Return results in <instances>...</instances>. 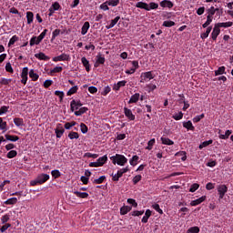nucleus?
Instances as JSON below:
<instances>
[{"label":"nucleus","mask_w":233,"mask_h":233,"mask_svg":"<svg viewBox=\"0 0 233 233\" xmlns=\"http://www.w3.org/2000/svg\"><path fill=\"white\" fill-rule=\"evenodd\" d=\"M113 165H118L119 167H125L127 163L128 162V159L125 157L124 155L116 154L115 156L110 157Z\"/></svg>","instance_id":"obj_1"},{"label":"nucleus","mask_w":233,"mask_h":233,"mask_svg":"<svg viewBox=\"0 0 233 233\" xmlns=\"http://www.w3.org/2000/svg\"><path fill=\"white\" fill-rule=\"evenodd\" d=\"M152 79H154V75L152 74V71L143 72L140 75V83L148 82Z\"/></svg>","instance_id":"obj_2"},{"label":"nucleus","mask_w":233,"mask_h":233,"mask_svg":"<svg viewBox=\"0 0 233 233\" xmlns=\"http://www.w3.org/2000/svg\"><path fill=\"white\" fill-rule=\"evenodd\" d=\"M217 190L218 192L219 199H223L225 198V195L227 194V192H228V187L225 184L218 185L217 187Z\"/></svg>","instance_id":"obj_3"},{"label":"nucleus","mask_w":233,"mask_h":233,"mask_svg":"<svg viewBox=\"0 0 233 233\" xmlns=\"http://www.w3.org/2000/svg\"><path fill=\"white\" fill-rule=\"evenodd\" d=\"M105 56L103 55H101V53H98L96 56V60L94 64L95 68H99V66H101V65H105Z\"/></svg>","instance_id":"obj_4"},{"label":"nucleus","mask_w":233,"mask_h":233,"mask_svg":"<svg viewBox=\"0 0 233 233\" xmlns=\"http://www.w3.org/2000/svg\"><path fill=\"white\" fill-rule=\"evenodd\" d=\"M36 179L39 185H43L50 179V175L42 173L36 177Z\"/></svg>","instance_id":"obj_5"},{"label":"nucleus","mask_w":233,"mask_h":233,"mask_svg":"<svg viewBox=\"0 0 233 233\" xmlns=\"http://www.w3.org/2000/svg\"><path fill=\"white\" fill-rule=\"evenodd\" d=\"M80 106H83V104L81 103V100L73 99L70 102L71 112H74L75 110H79Z\"/></svg>","instance_id":"obj_6"},{"label":"nucleus","mask_w":233,"mask_h":233,"mask_svg":"<svg viewBox=\"0 0 233 233\" xmlns=\"http://www.w3.org/2000/svg\"><path fill=\"white\" fill-rule=\"evenodd\" d=\"M53 61L55 63H58V61H70V55H66V53H63L58 56L53 57Z\"/></svg>","instance_id":"obj_7"},{"label":"nucleus","mask_w":233,"mask_h":233,"mask_svg":"<svg viewBox=\"0 0 233 233\" xmlns=\"http://www.w3.org/2000/svg\"><path fill=\"white\" fill-rule=\"evenodd\" d=\"M21 83L22 85H26V82L28 81V67H24L21 72Z\"/></svg>","instance_id":"obj_8"},{"label":"nucleus","mask_w":233,"mask_h":233,"mask_svg":"<svg viewBox=\"0 0 233 233\" xmlns=\"http://www.w3.org/2000/svg\"><path fill=\"white\" fill-rule=\"evenodd\" d=\"M220 34H221V29L219 28V26L217 25V24H215V26L211 33V39H213V41H218V35H219Z\"/></svg>","instance_id":"obj_9"},{"label":"nucleus","mask_w":233,"mask_h":233,"mask_svg":"<svg viewBox=\"0 0 233 233\" xmlns=\"http://www.w3.org/2000/svg\"><path fill=\"white\" fill-rule=\"evenodd\" d=\"M55 134L58 139L63 137V134H65V128H63L62 124L56 125V128L55 129Z\"/></svg>","instance_id":"obj_10"},{"label":"nucleus","mask_w":233,"mask_h":233,"mask_svg":"<svg viewBox=\"0 0 233 233\" xmlns=\"http://www.w3.org/2000/svg\"><path fill=\"white\" fill-rule=\"evenodd\" d=\"M124 114L129 121H136V115H134V113H132V110L128 109V107H124Z\"/></svg>","instance_id":"obj_11"},{"label":"nucleus","mask_w":233,"mask_h":233,"mask_svg":"<svg viewBox=\"0 0 233 233\" xmlns=\"http://www.w3.org/2000/svg\"><path fill=\"white\" fill-rule=\"evenodd\" d=\"M205 199H207V196H202L198 199L192 200L190 202L191 207H198V205H201V203H203V201H205Z\"/></svg>","instance_id":"obj_12"},{"label":"nucleus","mask_w":233,"mask_h":233,"mask_svg":"<svg viewBox=\"0 0 233 233\" xmlns=\"http://www.w3.org/2000/svg\"><path fill=\"white\" fill-rule=\"evenodd\" d=\"M160 6L162 8H173L174 3H172L170 0H163L160 2Z\"/></svg>","instance_id":"obj_13"},{"label":"nucleus","mask_w":233,"mask_h":233,"mask_svg":"<svg viewBox=\"0 0 233 233\" xmlns=\"http://www.w3.org/2000/svg\"><path fill=\"white\" fill-rule=\"evenodd\" d=\"M35 57H36V59H39L40 61H50V56L45 55V53L43 52L35 54Z\"/></svg>","instance_id":"obj_14"},{"label":"nucleus","mask_w":233,"mask_h":233,"mask_svg":"<svg viewBox=\"0 0 233 233\" xmlns=\"http://www.w3.org/2000/svg\"><path fill=\"white\" fill-rule=\"evenodd\" d=\"M231 134H232V130H227L225 132V135L221 134V129L218 130V137H219V139H228V137H230Z\"/></svg>","instance_id":"obj_15"},{"label":"nucleus","mask_w":233,"mask_h":233,"mask_svg":"<svg viewBox=\"0 0 233 233\" xmlns=\"http://www.w3.org/2000/svg\"><path fill=\"white\" fill-rule=\"evenodd\" d=\"M81 63H82L83 66L86 68V70L87 72H90V61H88V59H86V57L83 56L81 58Z\"/></svg>","instance_id":"obj_16"},{"label":"nucleus","mask_w":233,"mask_h":233,"mask_svg":"<svg viewBox=\"0 0 233 233\" xmlns=\"http://www.w3.org/2000/svg\"><path fill=\"white\" fill-rule=\"evenodd\" d=\"M89 29H90V23L89 22H85L82 28H81V35H86Z\"/></svg>","instance_id":"obj_17"},{"label":"nucleus","mask_w":233,"mask_h":233,"mask_svg":"<svg viewBox=\"0 0 233 233\" xmlns=\"http://www.w3.org/2000/svg\"><path fill=\"white\" fill-rule=\"evenodd\" d=\"M119 19H121V16H116V18L111 20L110 25H106V30H110V28H114L117 25V22L119 21Z\"/></svg>","instance_id":"obj_18"},{"label":"nucleus","mask_w":233,"mask_h":233,"mask_svg":"<svg viewBox=\"0 0 233 233\" xmlns=\"http://www.w3.org/2000/svg\"><path fill=\"white\" fill-rule=\"evenodd\" d=\"M139 97H141V95L139 93H136L133 96H131L128 105H132V103H137L139 101Z\"/></svg>","instance_id":"obj_19"},{"label":"nucleus","mask_w":233,"mask_h":233,"mask_svg":"<svg viewBox=\"0 0 233 233\" xmlns=\"http://www.w3.org/2000/svg\"><path fill=\"white\" fill-rule=\"evenodd\" d=\"M5 137L6 141H12L13 143H15V141H19V137H17L15 135L6 134V135H5Z\"/></svg>","instance_id":"obj_20"},{"label":"nucleus","mask_w":233,"mask_h":233,"mask_svg":"<svg viewBox=\"0 0 233 233\" xmlns=\"http://www.w3.org/2000/svg\"><path fill=\"white\" fill-rule=\"evenodd\" d=\"M184 128H187V130H191L194 132L196 130V127H194V125H192V121L188 120L187 122H183Z\"/></svg>","instance_id":"obj_21"},{"label":"nucleus","mask_w":233,"mask_h":233,"mask_svg":"<svg viewBox=\"0 0 233 233\" xmlns=\"http://www.w3.org/2000/svg\"><path fill=\"white\" fill-rule=\"evenodd\" d=\"M152 216V211L150 209H147L145 212V216L142 218V223H148V219Z\"/></svg>","instance_id":"obj_22"},{"label":"nucleus","mask_w":233,"mask_h":233,"mask_svg":"<svg viewBox=\"0 0 233 233\" xmlns=\"http://www.w3.org/2000/svg\"><path fill=\"white\" fill-rule=\"evenodd\" d=\"M73 194H76V198H79L80 199H87L88 198V193L86 192L74 191Z\"/></svg>","instance_id":"obj_23"},{"label":"nucleus","mask_w":233,"mask_h":233,"mask_svg":"<svg viewBox=\"0 0 233 233\" xmlns=\"http://www.w3.org/2000/svg\"><path fill=\"white\" fill-rule=\"evenodd\" d=\"M127 85V81L122 80L118 81L113 87V90L118 91L121 87L125 86Z\"/></svg>","instance_id":"obj_24"},{"label":"nucleus","mask_w":233,"mask_h":233,"mask_svg":"<svg viewBox=\"0 0 233 233\" xmlns=\"http://www.w3.org/2000/svg\"><path fill=\"white\" fill-rule=\"evenodd\" d=\"M132 210V207L130 206H124L120 208V214L121 216H126V214H128Z\"/></svg>","instance_id":"obj_25"},{"label":"nucleus","mask_w":233,"mask_h":233,"mask_svg":"<svg viewBox=\"0 0 233 233\" xmlns=\"http://www.w3.org/2000/svg\"><path fill=\"white\" fill-rule=\"evenodd\" d=\"M96 161H97L99 167H103V165H105V163H106L108 161V157L106 155H105V156L97 158Z\"/></svg>","instance_id":"obj_26"},{"label":"nucleus","mask_w":233,"mask_h":233,"mask_svg":"<svg viewBox=\"0 0 233 233\" xmlns=\"http://www.w3.org/2000/svg\"><path fill=\"white\" fill-rule=\"evenodd\" d=\"M14 123L15 127H25V120H23L21 117H15Z\"/></svg>","instance_id":"obj_27"},{"label":"nucleus","mask_w":233,"mask_h":233,"mask_svg":"<svg viewBox=\"0 0 233 233\" xmlns=\"http://www.w3.org/2000/svg\"><path fill=\"white\" fill-rule=\"evenodd\" d=\"M29 77L32 79V81H37V79H39V75H37L34 69H30Z\"/></svg>","instance_id":"obj_28"},{"label":"nucleus","mask_w":233,"mask_h":233,"mask_svg":"<svg viewBox=\"0 0 233 233\" xmlns=\"http://www.w3.org/2000/svg\"><path fill=\"white\" fill-rule=\"evenodd\" d=\"M160 140L162 141V145H167L168 147L174 145V142L168 137H162Z\"/></svg>","instance_id":"obj_29"},{"label":"nucleus","mask_w":233,"mask_h":233,"mask_svg":"<svg viewBox=\"0 0 233 233\" xmlns=\"http://www.w3.org/2000/svg\"><path fill=\"white\" fill-rule=\"evenodd\" d=\"M86 112H88V107H80L79 110L75 111V116H83V114H86Z\"/></svg>","instance_id":"obj_30"},{"label":"nucleus","mask_w":233,"mask_h":233,"mask_svg":"<svg viewBox=\"0 0 233 233\" xmlns=\"http://www.w3.org/2000/svg\"><path fill=\"white\" fill-rule=\"evenodd\" d=\"M217 25L219 28H230V26H233V23L232 22L217 23Z\"/></svg>","instance_id":"obj_31"},{"label":"nucleus","mask_w":233,"mask_h":233,"mask_svg":"<svg viewBox=\"0 0 233 233\" xmlns=\"http://www.w3.org/2000/svg\"><path fill=\"white\" fill-rule=\"evenodd\" d=\"M136 6L137 8H141L142 10H147L148 12V4L145 2H138Z\"/></svg>","instance_id":"obj_32"},{"label":"nucleus","mask_w":233,"mask_h":233,"mask_svg":"<svg viewBox=\"0 0 233 233\" xmlns=\"http://www.w3.org/2000/svg\"><path fill=\"white\" fill-rule=\"evenodd\" d=\"M212 32V26H208L207 29H206V32L205 33H202L200 35V37L201 39H207V37H208V35H210V33Z\"/></svg>","instance_id":"obj_33"},{"label":"nucleus","mask_w":233,"mask_h":233,"mask_svg":"<svg viewBox=\"0 0 233 233\" xmlns=\"http://www.w3.org/2000/svg\"><path fill=\"white\" fill-rule=\"evenodd\" d=\"M27 25H32L34 23V13L28 11L26 13Z\"/></svg>","instance_id":"obj_34"},{"label":"nucleus","mask_w":233,"mask_h":233,"mask_svg":"<svg viewBox=\"0 0 233 233\" xmlns=\"http://www.w3.org/2000/svg\"><path fill=\"white\" fill-rule=\"evenodd\" d=\"M77 90H79V87L77 86H74L67 91L66 96H74V94H77Z\"/></svg>","instance_id":"obj_35"},{"label":"nucleus","mask_w":233,"mask_h":233,"mask_svg":"<svg viewBox=\"0 0 233 233\" xmlns=\"http://www.w3.org/2000/svg\"><path fill=\"white\" fill-rule=\"evenodd\" d=\"M137 161H139V157H137V155H135L129 160V164L131 165V167H136V165H137Z\"/></svg>","instance_id":"obj_36"},{"label":"nucleus","mask_w":233,"mask_h":233,"mask_svg":"<svg viewBox=\"0 0 233 233\" xmlns=\"http://www.w3.org/2000/svg\"><path fill=\"white\" fill-rule=\"evenodd\" d=\"M17 203V198H11L4 201V205H15Z\"/></svg>","instance_id":"obj_37"},{"label":"nucleus","mask_w":233,"mask_h":233,"mask_svg":"<svg viewBox=\"0 0 233 233\" xmlns=\"http://www.w3.org/2000/svg\"><path fill=\"white\" fill-rule=\"evenodd\" d=\"M225 70L226 67L224 66L218 67V70L215 71V76H223V74H227Z\"/></svg>","instance_id":"obj_38"},{"label":"nucleus","mask_w":233,"mask_h":233,"mask_svg":"<svg viewBox=\"0 0 233 233\" xmlns=\"http://www.w3.org/2000/svg\"><path fill=\"white\" fill-rule=\"evenodd\" d=\"M48 29H44V31L37 36V43H41L46 35Z\"/></svg>","instance_id":"obj_39"},{"label":"nucleus","mask_w":233,"mask_h":233,"mask_svg":"<svg viewBox=\"0 0 233 233\" xmlns=\"http://www.w3.org/2000/svg\"><path fill=\"white\" fill-rule=\"evenodd\" d=\"M162 26H166V28H171V26H176V22L174 21H164Z\"/></svg>","instance_id":"obj_40"},{"label":"nucleus","mask_w":233,"mask_h":233,"mask_svg":"<svg viewBox=\"0 0 233 233\" xmlns=\"http://www.w3.org/2000/svg\"><path fill=\"white\" fill-rule=\"evenodd\" d=\"M154 145H156V138H152L147 142V147H146V150H152Z\"/></svg>","instance_id":"obj_41"},{"label":"nucleus","mask_w":233,"mask_h":233,"mask_svg":"<svg viewBox=\"0 0 233 233\" xmlns=\"http://www.w3.org/2000/svg\"><path fill=\"white\" fill-rule=\"evenodd\" d=\"M16 41H19V36L15 35L10 38L8 42V46H12L13 45H15Z\"/></svg>","instance_id":"obj_42"},{"label":"nucleus","mask_w":233,"mask_h":233,"mask_svg":"<svg viewBox=\"0 0 233 233\" xmlns=\"http://www.w3.org/2000/svg\"><path fill=\"white\" fill-rule=\"evenodd\" d=\"M172 118L175 119V121H181V119H183V112L176 113L172 116Z\"/></svg>","instance_id":"obj_43"},{"label":"nucleus","mask_w":233,"mask_h":233,"mask_svg":"<svg viewBox=\"0 0 233 233\" xmlns=\"http://www.w3.org/2000/svg\"><path fill=\"white\" fill-rule=\"evenodd\" d=\"M68 137H69V139H79V133L71 131L68 134Z\"/></svg>","instance_id":"obj_44"},{"label":"nucleus","mask_w":233,"mask_h":233,"mask_svg":"<svg viewBox=\"0 0 233 233\" xmlns=\"http://www.w3.org/2000/svg\"><path fill=\"white\" fill-rule=\"evenodd\" d=\"M17 157V152L15 150H11L6 154V157L8 159H14V157Z\"/></svg>","instance_id":"obj_45"},{"label":"nucleus","mask_w":233,"mask_h":233,"mask_svg":"<svg viewBox=\"0 0 233 233\" xmlns=\"http://www.w3.org/2000/svg\"><path fill=\"white\" fill-rule=\"evenodd\" d=\"M105 179H106V177L101 176L99 178L93 180V184L94 185H101V183H103L105 181Z\"/></svg>","instance_id":"obj_46"},{"label":"nucleus","mask_w":233,"mask_h":233,"mask_svg":"<svg viewBox=\"0 0 233 233\" xmlns=\"http://www.w3.org/2000/svg\"><path fill=\"white\" fill-rule=\"evenodd\" d=\"M1 221H2L3 225H6V223H8V221H10V215L5 214V215L2 216Z\"/></svg>","instance_id":"obj_47"},{"label":"nucleus","mask_w":233,"mask_h":233,"mask_svg":"<svg viewBox=\"0 0 233 233\" xmlns=\"http://www.w3.org/2000/svg\"><path fill=\"white\" fill-rule=\"evenodd\" d=\"M157 8H159V5H157L154 2H151L148 5V11L147 12H150V10H157Z\"/></svg>","instance_id":"obj_48"},{"label":"nucleus","mask_w":233,"mask_h":233,"mask_svg":"<svg viewBox=\"0 0 233 233\" xmlns=\"http://www.w3.org/2000/svg\"><path fill=\"white\" fill-rule=\"evenodd\" d=\"M5 72H8L9 74H14V68L12 67V64L10 62H7L5 64Z\"/></svg>","instance_id":"obj_49"},{"label":"nucleus","mask_w":233,"mask_h":233,"mask_svg":"<svg viewBox=\"0 0 233 233\" xmlns=\"http://www.w3.org/2000/svg\"><path fill=\"white\" fill-rule=\"evenodd\" d=\"M219 10L218 8H215L214 6H211L209 9H208V15H211L212 17Z\"/></svg>","instance_id":"obj_50"},{"label":"nucleus","mask_w":233,"mask_h":233,"mask_svg":"<svg viewBox=\"0 0 233 233\" xmlns=\"http://www.w3.org/2000/svg\"><path fill=\"white\" fill-rule=\"evenodd\" d=\"M51 175L55 179H57V177H61V172L57 169L52 170Z\"/></svg>","instance_id":"obj_51"},{"label":"nucleus","mask_w":233,"mask_h":233,"mask_svg":"<svg viewBox=\"0 0 233 233\" xmlns=\"http://www.w3.org/2000/svg\"><path fill=\"white\" fill-rule=\"evenodd\" d=\"M152 208H154L156 212H158V214H163V209H161V208L159 207V204L157 203L153 204Z\"/></svg>","instance_id":"obj_52"},{"label":"nucleus","mask_w":233,"mask_h":233,"mask_svg":"<svg viewBox=\"0 0 233 233\" xmlns=\"http://www.w3.org/2000/svg\"><path fill=\"white\" fill-rule=\"evenodd\" d=\"M199 227L195 226V227H191L187 229V233H199Z\"/></svg>","instance_id":"obj_53"},{"label":"nucleus","mask_w":233,"mask_h":233,"mask_svg":"<svg viewBox=\"0 0 233 233\" xmlns=\"http://www.w3.org/2000/svg\"><path fill=\"white\" fill-rule=\"evenodd\" d=\"M41 42H37V36H32L29 41L30 46H34V45H39Z\"/></svg>","instance_id":"obj_54"},{"label":"nucleus","mask_w":233,"mask_h":233,"mask_svg":"<svg viewBox=\"0 0 233 233\" xmlns=\"http://www.w3.org/2000/svg\"><path fill=\"white\" fill-rule=\"evenodd\" d=\"M60 34H61V30L60 29H55L53 31V33H52L51 40L54 41V39H56V37H57Z\"/></svg>","instance_id":"obj_55"},{"label":"nucleus","mask_w":233,"mask_h":233,"mask_svg":"<svg viewBox=\"0 0 233 233\" xmlns=\"http://www.w3.org/2000/svg\"><path fill=\"white\" fill-rule=\"evenodd\" d=\"M176 156H181V161H187V152L186 151H180L176 154Z\"/></svg>","instance_id":"obj_56"},{"label":"nucleus","mask_w":233,"mask_h":233,"mask_svg":"<svg viewBox=\"0 0 233 233\" xmlns=\"http://www.w3.org/2000/svg\"><path fill=\"white\" fill-rule=\"evenodd\" d=\"M141 179H143V177L141 175H137L135 177H133V185H137Z\"/></svg>","instance_id":"obj_57"},{"label":"nucleus","mask_w":233,"mask_h":233,"mask_svg":"<svg viewBox=\"0 0 233 233\" xmlns=\"http://www.w3.org/2000/svg\"><path fill=\"white\" fill-rule=\"evenodd\" d=\"M205 117V114H201L199 116H196L193 118V123H199V121H201V119H203Z\"/></svg>","instance_id":"obj_58"},{"label":"nucleus","mask_w":233,"mask_h":233,"mask_svg":"<svg viewBox=\"0 0 233 233\" xmlns=\"http://www.w3.org/2000/svg\"><path fill=\"white\" fill-rule=\"evenodd\" d=\"M107 5L108 6H117V5H119V0H108Z\"/></svg>","instance_id":"obj_59"},{"label":"nucleus","mask_w":233,"mask_h":233,"mask_svg":"<svg viewBox=\"0 0 233 233\" xmlns=\"http://www.w3.org/2000/svg\"><path fill=\"white\" fill-rule=\"evenodd\" d=\"M80 130H81L82 134H86V132H88V127H86L85 125V123H81L80 124Z\"/></svg>","instance_id":"obj_60"},{"label":"nucleus","mask_w":233,"mask_h":233,"mask_svg":"<svg viewBox=\"0 0 233 233\" xmlns=\"http://www.w3.org/2000/svg\"><path fill=\"white\" fill-rule=\"evenodd\" d=\"M12 83V79L10 78H1L0 85H10Z\"/></svg>","instance_id":"obj_61"},{"label":"nucleus","mask_w":233,"mask_h":233,"mask_svg":"<svg viewBox=\"0 0 233 233\" xmlns=\"http://www.w3.org/2000/svg\"><path fill=\"white\" fill-rule=\"evenodd\" d=\"M100 9H101V10H104V12H106V11L110 10V7H108L107 1H106L105 3H103V4L100 5Z\"/></svg>","instance_id":"obj_62"},{"label":"nucleus","mask_w":233,"mask_h":233,"mask_svg":"<svg viewBox=\"0 0 233 233\" xmlns=\"http://www.w3.org/2000/svg\"><path fill=\"white\" fill-rule=\"evenodd\" d=\"M198 188H199V184L194 183L191 185V187L189 188V192H196V190H198Z\"/></svg>","instance_id":"obj_63"},{"label":"nucleus","mask_w":233,"mask_h":233,"mask_svg":"<svg viewBox=\"0 0 233 233\" xmlns=\"http://www.w3.org/2000/svg\"><path fill=\"white\" fill-rule=\"evenodd\" d=\"M8 108H10V106H3L0 108V116H3V114H6V112H8Z\"/></svg>","instance_id":"obj_64"}]
</instances>
